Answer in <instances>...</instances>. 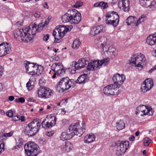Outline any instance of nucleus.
<instances>
[{
    "label": "nucleus",
    "mask_w": 156,
    "mask_h": 156,
    "mask_svg": "<svg viewBox=\"0 0 156 156\" xmlns=\"http://www.w3.org/2000/svg\"><path fill=\"white\" fill-rule=\"evenodd\" d=\"M39 147L35 143L29 142L24 147L26 156H36L39 152Z\"/></svg>",
    "instance_id": "6"
},
{
    "label": "nucleus",
    "mask_w": 156,
    "mask_h": 156,
    "mask_svg": "<svg viewBox=\"0 0 156 156\" xmlns=\"http://www.w3.org/2000/svg\"><path fill=\"white\" fill-rule=\"evenodd\" d=\"M95 139V136L94 135L87 134L84 137L83 141L85 143L88 144L94 141Z\"/></svg>",
    "instance_id": "28"
},
{
    "label": "nucleus",
    "mask_w": 156,
    "mask_h": 156,
    "mask_svg": "<svg viewBox=\"0 0 156 156\" xmlns=\"http://www.w3.org/2000/svg\"><path fill=\"white\" fill-rule=\"evenodd\" d=\"M82 125H83V126H82V128H81L80 126V129L81 130H82L83 131V133L85 132V129L86 126L84 123H83Z\"/></svg>",
    "instance_id": "56"
},
{
    "label": "nucleus",
    "mask_w": 156,
    "mask_h": 156,
    "mask_svg": "<svg viewBox=\"0 0 156 156\" xmlns=\"http://www.w3.org/2000/svg\"><path fill=\"white\" fill-rule=\"evenodd\" d=\"M129 142L127 141H119L116 144V154L120 155L124 154L129 146Z\"/></svg>",
    "instance_id": "9"
},
{
    "label": "nucleus",
    "mask_w": 156,
    "mask_h": 156,
    "mask_svg": "<svg viewBox=\"0 0 156 156\" xmlns=\"http://www.w3.org/2000/svg\"><path fill=\"white\" fill-rule=\"evenodd\" d=\"M73 148V144L70 142L66 141L63 144L62 149L64 151L69 152Z\"/></svg>",
    "instance_id": "29"
},
{
    "label": "nucleus",
    "mask_w": 156,
    "mask_h": 156,
    "mask_svg": "<svg viewBox=\"0 0 156 156\" xmlns=\"http://www.w3.org/2000/svg\"><path fill=\"white\" fill-rule=\"evenodd\" d=\"M12 133L11 132L9 133H4L3 136L5 137H10L12 136Z\"/></svg>",
    "instance_id": "52"
},
{
    "label": "nucleus",
    "mask_w": 156,
    "mask_h": 156,
    "mask_svg": "<svg viewBox=\"0 0 156 156\" xmlns=\"http://www.w3.org/2000/svg\"><path fill=\"white\" fill-rule=\"evenodd\" d=\"M5 143L4 142L0 143V154L4 151Z\"/></svg>",
    "instance_id": "44"
},
{
    "label": "nucleus",
    "mask_w": 156,
    "mask_h": 156,
    "mask_svg": "<svg viewBox=\"0 0 156 156\" xmlns=\"http://www.w3.org/2000/svg\"><path fill=\"white\" fill-rule=\"evenodd\" d=\"M43 71L44 68L42 66L36 64L35 71H34L33 74H32V76L35 75L39 76L43 72Z\"/></svg>",
    "instance_id": "31"
},
{
    "label": "nucleus",
    "mask_w": 156,
    "mask_h": 156,
    "mask_svg": "<svg viewBox=\"0 0 156 156\" xmlns=\"http://www.w3.org/2000/svg\"><path fill=\"white\" fill-rule=\"evenodd\" d=\"M55 32H56V35H53V34H52L53 36L54 37L55 39L54 42L55 43H57L58 42V41L60 40V39L57 38V37L58 36L59 34H58V31H55Z\"/></svg>",
    "instance_id": "47"
},
{
    "label": "nucleus",
    "mask_w": 156,
    "mask_h": 156,
    "mask_svg": "<svg viewBox=\"0 0 156 156\" xmlns=\"http://www.w3.org/2000/svg\"><path fill=\"white\" fill-rule=\"evenodd\" d=\"M105 22L108 25H112L116 27L119 22V17L115 12H113L111 13H108L105 15Z\"/></svg>",
    "instance_id": "7"
},
{
    "label": "nucleus",
    "mask_w": 156,
    "mask_h": 156,
    "mask_svg": "<svg viewBox=\"0 0 156 156\" xmlns=\"http://www.w3.org/2000/svg\"><path fill=\"white\" fill-rule=\"evenodd\" d=\"M70 131L72 132L73 136L76 135L80 136L83 134V131L80 129V125L79 122L72 124L69 127Z\"/></svg>",
    "instance_id": "13"
},
{
    "label": "nucleus",
    "mask_w": 156,
    "mask_h": 156,
    "mask_svg": "<svg viewBox=\"0 0 156 156\" xmlns=\"http://www.w3.org/2000/svg\"><path fill=\"white\" fill-rule=\"evenodd\" d=\"M103 91L104 94L107 96L116 95L121 92L117 86L114 84L106 86L104 88Z\"/></svg>",
    "instance_id": "11"
},
{
    "label": "nucleus",
    "mask_w": 156,
    "mask_h": 156,
    "mask_svg": "<svg viewBox=\"0 0 156 156\" xmlns=\"http://www.w3.org/2000/svg\"><path fill=\"white\" fill-rule=\"evenodd\" d=\"M19 115H14L12 117V120L13 121H17L19 120Z\"/></svg>",
    "instance_id": "49"
},
{
    "label": "nucleus",
    "mask_w": 156,
    "mask_h": 156,
    "mask_svg": "<svg viewBox=\"0 0 156 156\" xmlns=\"http://www.w3.org/2000/svg\"><path fill=\"white\" fill-rule=\"evenodd\" d=\"M49 37L48 34H44L43 40L45 41H47L49 39Z\"/></svg>",
    "instance_id": "54"
},
{
    "label": "nucleus",
    "mask_w": 156,
    "mask_h": 156,
    "mask_svg": "<svg viewBox=\"0 0 156 156\" xmlns=\"http://www.w3.org/2000/svg\"><path fill=\"white\" fill-rule=\"evenodd\" d=\"M25 101L24 98H19V102L23 103Z\"/></svg>",
    "instance_id": "62"
},
{
    "label": "nucleus",
    "mask_w": 156,
    "mask_h": 156,
    "mask_svg": "<svg viewBox=\"0 0 156 156\" xmlns=\"http://www.w3.org/2000/svg\"><path fill=\"white\" fill-rule=\"evenodd\" d=\"M41 125L38 119H34L26 126L25 133L28 136H34L38 132Z\"/></svg>",
    "instance_id": "4"
},
{
    "label": "nucleus",
    "mask_w": 156,
    "mask_h": 156,
    "mask_svg": "<svg viewBox=\"0 0 156 156\" xmlns=\"http://www.w3.org/2000/svg\"><path fill=\"white\" fill-rule=\"evenodd\" d=\"M23 23V21L22 20L16 22V25L18 27H20L22 25Z\"/></svg>",
    "instance_id": "53"
},
{
    "label": "nucleus",
    "mask_w": 156,
    "mask_h": 156,
    "mask_svg": "<svg viewBox=\"0 0 156 156\" xmlns=\"http://www.w3.org/2000/svg\"><path fill=\"white\" fill-rule=\"evenodd\" d=\"M151 140L149 138L146 137L144 139V144L145 146H148L151 142Z\"/></svg>",
    "instance_id": "39"
},
{
    "label": "nucleus",
    "mask_w": 156,
    "mask_h": 156,
    "mask_svg": "<svg viewBox=\"0 0 156 156\" xmlns=\"http://www.w3.org/2000/svg\"><path fill=\"white\" fill-rule=\"evenodd\" d=\"M153 86L152 80L151 78H147L144 82L141 87V91L144 93L150 90Z\"/></svg>",
    "instance_id": "15"
},
{
    "label": "nucleus",
    "mask_w": 156,
    "mask_h": 156,
    "mask_svg": "<svg viewBox=\"0 0 156 156\" xmlns=\"http://www.w3.org/2000/svg\"><path fill=\"white\" fill-rule=\"evenodd\" d=\"M73 136V133H68L66 132H63L60 136V139L64 141L70 139Z\"/></svg>",
    "instance_id": "26"
},
{
    "label": "nucleus",
    "mask_w": 156,
    "mask_h": 156,
    "mask_svg": "<svg viewBox=\"0 0 156 156\" xmlns=\"http://www.w3.org/2000/svg\"><path fill=\"white\" fill-rule=\"evenodd\" d=\"M80 44L81 43L79 39H76L74 41L72 44V48L77 49L79 48Z\"/></svg>",
    "instance_id": "36"
},
{
    "label": "nucleus",
    "mask_w": 156,
    "mask_h": 156,
    "mask_svg": "<svg viewBox=\"0 0 156 156\" xmlns=\"http://www.w3.org/2000/svg\"><path fill=\"white\" fill-rule=\"evenodd\" d=\"M74 64H76V66L78 69H81L84 68L85 66L88 63V59L86 58V59L84 58H81L76 62H74Z\"/></svg>",
    "instance_id": "23"
},
{
    "label": "nucleus",
    "mask_w": 156,
    "mask_h": 156,
    "mask_svg": "<svg viewBox=\"0 0 156 156\" xmlns=\"http://www.w3.org/2000/svg\"><path fill=\"white\" fill-rule=\"evenodd\" d=\"M139 18L140 20L141 21H142V22H143L145 19L146 16H145L144 15H142L140 17V18Z\"/></svg>",
    "instance_id": "59"
},
{
    "label": "nucleus",
    "mask_w": 156,
    "mask_h": 156,
    "mask_svg": "<svg viewBox=\"0 0 156 156\" xmlns=\"http://www.w3.org/2000/svg\"><path fill=\"white\" fill-rule=\"evenodd\" d=\"M53 91L47 87H40L38 90L37 94L39 97L43 99L50 98L53 94Z\"/></svg>",
    "instance_id": "12"
},
{
    "label": "nucleus",
    "mask_w": 156,
    "mask_h": 156,
    "mask_svg": "<svg viewBox=\"0 0 156 156\" xmlns=\"http://www.w3.org/2000/svg\"><path fill=\"white\" fill-rule=\"evenodd\" d=\"M49 23V20L47 19L46 20H45L44 22V24H42V26L41 28H42V29H43V28L44 27H45Z\"/></svg>",
    "instance_id": "51"
},
{
    "label": "nucleus",
    "mask_w": 156,
    "mask_h": 156,
    "mask_svg": "<svg viewBox=\"0 0 156 156\" xmlns=\"http://www.w3.org/2000/svg\"><path fill=\"white\" fill-rule=\"evenodd\" d=\"M69 30V27H66L64 26H60L58 28L55 29L53 32V34L56 35L55 31H58V34H59L57 37V38L61 39L64 35Z\"/></svg>",
    "instance_id": "18"
},
{
    "label": "nucleus",
    "mask_w": 156,
    "mask_h": 156,
    "mask_svg": "<svg viewBox=\"0 0 156 156\" xmlns=\"http://www.w3.org/2000/svg\"><path fill=\"white\" fill-rule=\"evenodd\" d=\"M129 2L128 0H119L118 3L119 8L125 12H128L129 10Z\"/></svg>",
    "instance_id": "20"
},
{
    "label": "nucleus",
    "mask_w": 156,
    "mask_h": 156,
    "mask_svg": "<svg viewBox=\"0 0 156 156\" xmlns=\"http://www.w3.org/2000/svg\"><path fill=\"white\" fill-rule=\"evenodd\" d=\"M140 4L145 7H148L152 10L156 9V3L155 0H139Z\"/></svg>",
    "instance_id": "17"
},
{
    "label": "nucleus",
    "mask_w": 156,
    "mask_h": 156,
    "mask_svg": "<svg viewBox=\"0 0 156 156\" xmlns=\"http://www.w3.org/2000/svg\"><path fill=\"white\" fill-rule=\"evenodd\" d=\"M73 15L71 19V23L76 24L79 23L81 20L80 13L76 9H72Z\"/></svg>",
    "instance_id": "19"
},
{
    "label": "nucleus",
    "mask_w": 156,
    "mask_h": 156,
    "mask_svg": "<svg viewBox=\"0 0 156 156\" xmlns=\"http://www.w3.org/2000/svg\"><path fill=\"white\" fill-rule=\"evenodd\" d=\"M87 69L88 70L95 71L98 68V60H93L88 63Z\"/></svg>",
    "instance_id": "27"
},
{
    "label": "nucleus",
    "mask_w": 156,
    "mask_h": 156,
    "mask_svg": "<svg viewBox=\"0 0 156 156\" xmlns=\"http://www.w3.org/2000/svg\"><path fill=\"white\" fill-rule=\"evenodd\" d=\"M156 70V65L154 66L151 69L149 70V73H151Z\"/></svg>",
    "instance_id": "58"
},
{
    "label": "nucleus",
    "mask_w": 156,
    "mask_h": 156,
    "mask_svg": "<svg viewBox=\"0 0 156 156\" xmlns=\"http://www.w3.org/2000/svg\"><path fill=\"white\" fill-rule=\"evenodd\" d=\"M107 39L105 37H99L98 43L100 45L99 50L101 51V54L103 56L114 57L117 54L118 50L112 46L107 44Z\"/></svg>",
    "instance_id": "2"
},
{
    "label": "nucleus",
    "mask_w": 156,
    "mask_h": 156,
    "mask_svg": "<svg viewBox=\"0 0 156 156\" xmlns=\"http://www.w3.org/2000/svg\"><path fill=\"white\" fill-rule=\"evenodd\" d=\"M42 24H39L38 26L34 23L30 24L29 27L21 29H16L14 33L15 38L18 41L24 42L30 41L37 32L42 30Z\"/></svg>",
    "instance_id": "1"
},
{
    "label": "nucleus",
    "mask_w": 156,
    "mask_h": 156,
    "mask_svg": "<svg viewBox=\"0 0 156 156\" xmlns=\"http://www.w3.org/2000/svg\"><path fill=\"white\" fill-rule=\"evenodd\" d=\"M6 114L7 116L10 117H12L13 115V112L12 110H9L7 112Z\"/></svg>",
    "instance_id": "48"
},
{
    "label": "nucleus",
    "mask_w": 156,
    "mask_h": 156,
    "mask_svg": "<svg viewBox=\"0 0 156 156\" xmlns=\"http://www.w3.org/2000/svg\"><path fill=\"white\" fill-rule=\"evenodd\" d=\"M40 12L38 11H36L34 14V16L36 18H39L40 16Z\"/></svg>",
    "instance_id": "55"
},
{
    "label": "nucleus",
    "mask_w": 156,
    "mask_h": 156,
    "mask_svg": "<svg viewBox=\"0 0 156 156\" xmlns=\"http://www.w3.org/2000/svg\"><path fill=\"white\" fill-rule=\"evenodd\" d=\"M83 2L80 1H77L73 6L76 8L80 7L83 5Z\"/></svg>",
    "instance_id": "40"
},
{
    "label": "nucleus",
    "mask_w": 156,
    "mask_h": 156,
    "mask_svg": "<svg viewBox=\"0 0 156 156\" xmlns=\"http://www.w3.org/2000/svg\"><path fill=\"white\" fill-rule=\"evenodd\" d=\"M14 97L13 96H10L9 97V101H12L14 99Z\"/></svg>",
    "instance_id": "63"
},
{
    "label": "nucleus",
    "mask_w": 156,
    "mask_h": 156,
    "mask_svg": "<svg viewBox=\"0 0 156 156\" xmlns=\"http://www.w3.org/2000/svg\"><path fill=\"white\" fill-rule=\"evenodd\" d=\"M11 51L10 45L7 42H2L0 44V57H2Z\"/></svg>",
    "instance_id": "16"
},
{
    "label": "nucleus",
    "mask_w": 156,
    "mask_h": 156,
    "mask_svg": "<svg viewBox=\"0 0 156 156\" xmlns=\"http://www.w3.org/2000/svg\"><path fill=\"white\" fill-rule=\"evenodd\" d=\"M137 20V18L135 16H130L126 20V22L128 25H130L132 24H135V22Z\"/></svg>",
    "instance_id": "33"
},
{
    "label": "nucleus",
    "mask_w": 156,
    "mask_h": 156,
    "mask_svg": "<svg viewBox=\"0 0 156 156\" xmlns=\"http://www.w3.org/2000/svg\"><path fill=\"white\" fill-rule=\"evenodd\" d=\"M154 111L150 107L146 106L144 105H140L136 109L135 114L138 117L148 115H152Z\"/></svg>",
    "instance_id": "8"
},
{
    "label": "nucleus",
    "mask_w": 156,
    "mask_h": 156,
    "mask_svg": "<svg viewBox=\"0 0 156 156\" xmlns=\"http://www.w3.org/2000/svg\"><path fill=\"white\" fill-rule=\"evenodd\" d=\"M19 120L21 122H24L25 121V117L24 116H21L20 115H19Z\"/></svg>",
    "instance_id": "50"
},
{
    "label": "nucleus",
    "mask_w": 156,
    "mask_h": 156,
    "mask_svg": "<svg viewBox=\"0 0 156 156\" xmlns=\"http://www.w3.org/2000/svg\"><path fill=\"white\" fill-rule=\"evenodd\" d=\"M135 139L134 136L133 135H131L129 138V140L130 141H133Z\"/></svg>",
    "instance_id": "64"
},
{
    "label": "nucleus",
    "mask_w": 156,
    "mask_h": 156,
    "mask_svg": "<svg viewBox=\"0 0 156 156\" xmlns=\"http://www.w3.org/2000/svg\"><path fill=\"white\" fill-rule=\"evenodd\" d=\"M146 42L148 44L151 46L154 45L156 43V36L154 34H151L147 37Z\"/></svg>",
    "instance_id": "25"
},
{
    "label": "nucleus",
    "mask_w": 156,
    "mask_h": 156,
    "mask_svg": "<svg viewBox=\"0 0 156 156\" xmlns=\"http://www.w3.org/2000/svg\"><path fill=\"white\" fill-rule=\"evenodd\" d=\"M65 100L64 99L62 100L60 102L57 103L56 104V108H59V107H60V105L61 104H65V105H66V103L65 102Z\"/></svg>",
    "instance_id": "46"
},
{
    "label": "nucleus",
    "mask_w": 156,
    "mask_h": 156,
    "mask_svg": "<svg viewBox=\"0 0 156 156\" xmlns=\"http://www.w3.org/2000/svg\"><path fill=\"white\" fill-rule=\"evenodd\" d=\"M98 7H100L101 9H105L108 8V4L107 3L101 2L98 3Z\"/></svg>",
    "instance_id": "37"
},
{
    "label": "nucleus",
    "mask_w": 156,
    "mask_h": 156,
    "mask_svg": "<svg viewBox=\"0 0 156 156\" xmlns=\"http://www.w3.org/2000/svg\"><path fill=\"white\" fill-rule=\"evenodd\" d=\"M30 79H29V81L27 83L26 87L29 90H30L34 88V85H32Z\"/></svg>",
    "instance_id": "41"
},
{
    "label": "nucleus",
    "mask_w": 156,
    "mask_h": 156,
    "mask_svg": "<svg viewBox=\"0 0 156 156\" xmlns=\"http://www.w3.org/2000/svg\"><path fill=\"white\" fill-rule=\"evenodd\" d=\"M105 27L102 25L98 26V30H99L98 33L105 31Z\"/></svg>",
    "instance_id": "43"
},
{
    "label": "nucleus",
    "mask_w": 156,
    "mask_h": 156,
    "mask_svg": "<svg viewBox=\"0 0 156 156\" xmlns=\"http://www.w3.org/2000/svg\"><path fill=\"white\" fill-rule=\"evenodd\" d=\"M109 63V59L108 58L101 60H98V68H99V66H102V65L105 66L107 64H108Z\"/></svg>",
    "instance_id": "35"
},
{
    "label": "nucleus",
    "mask_w": 156,
    "mask_h": 156,
    "mask_svg": "<svg viewBox=\"0 0 156 156\" xmlns=\"http://www.w3.org/2000/svg\"><path fill=\"white\" fill-rule=\"evenodd\" d=\"M63 67L62 64L60 63H54L51 67V69L49 72V74H53L54 73L58 72L60 69H62V67Z\"/></svg>",
    "instance_id": "24"
},
{
    "label": "nucleus",
    "mask_w": 156,
    "mask_h": 156,
    "mask_svg": "<svg viewBox=\"0 0 156 156\" xmlns=\"http://www.w3.org/2000/svg\"><path fill=\"white\" fill-rule=\"evenodd\" d=\"M16 144L18 146H21L23 144V139L20 138H18L16 140Z\"/></svg>",
    "instance_id": "42"
},
{
    "label": "nucleus",
    "mask_w": 156,
    "mask_h": 156,
    "mask_svg": "<svg viewBox=\"0 0 156 156\" xmlns=\"http://www.w3.org/2000/svg\"><path fill=\"white\" fill-rule=\"evenodd\" d=\"M76 82L73 79H69L68 77L62 78L57 85V91L59 92H63L71 87L75 86Z\"/></svg>",
    "instance_id": "3"
},
{
    "label": "nucleus",
    "mask_w": 156,
    "mask_h": 156,
    "mask_svg": "<svg viewBox=\"0 0 156 156\" xmlns=\"http://www.w3.org/2000/svg\"><path fill=\"white\" fill-rule=\"evenodd\" d=\"M136 20L137 22H135V25L136 26H137L140 24L141 22H142V21H141L140 20V18H139L138 20Z\"/></svg>",
    "instance_id": "60"
},
{
    "label": "nucleus",
    "mask_w": 156,
    "mask_h": 156,
    "mask_svg": "<svg viewBox=\"0 0 156 156\" xmlns=\"http://www.w3.org/2000/svg\"><path fill=\"white\" fill-rule=\"evenodd\" d=\"M72 9L69 10L62 17V22L64 23L70 22L71 23V18L73 17V14L72 12Z\"/></svg>",
    "instance_id": "22"
},
{
    "label": "nucleus",
    "mask_w": 156,
    "mask_h": 156,
    "mask_svg": "<svg viewBox=\"0 0 156 156\" xmlns=\"http://www.w3.org/2000/svg\"><path fill=\"white\" fill-rule=\"evenodd\" d=\"M3 67L2 66L0 67V78L2 76L3 74Z\"/></svg>",
    "instance_id": "57"
},
{
    "label": "nucleus",
    "mask_w": 156,
    "mask_h": 156,
    "mask_svg": "<svg viewBox=\"0 0 156 156\" xmlns=\"http://www.w3.org/2000/svg\"><path fill=\"white\" fill-rule=\"evenodd\" d=\"M88 75L86 74H83L78 77L76 81V83H83L86 82L87 80Z\"/></svg>",
    "instance_id": "30"
},
{
    "label": "nucleus",
    "mask_w": 156,
    "mask_h": 156,
    "mask_svg": "<svg viewBox=\"0 0 156 156\" xmlns=\"http://www.w3.org/2000/svg\"><path fill=\"white\" fill-rule=\"evenodd\" d=\"M53 134H54V133L53 132L50 131V132H48L46 134H47V136H51L53 135Z\"/></svg>",
    "instance_id": "61"
},
{
    "label": "nucleus",
    "mask_w": 156,
    "mask_h": 156,
    "mask_svg": "<svg viewBox=\"0 0 156 156\" xmlns=\"http://www.w3.org/2000/svg\"><path fill=\"white\" fill-rule=\"evenodd\" d=\"M24 65L27 71V72L29 71L28 74L32 76V74H33L34 71H35L36 64L26 61L25 62Z\"/></svg>",
    "instance_id": "21"
},
{
    "label": "nucleus",
    "mask_w": 156,
    "mask_h": 156,
    "mask_svg": "<svg viewBox=\"0 0 156 156\" xmlns=\"http://www.w3.org/2000/svg\"><path fill=\"white\" fill-rule=\"evenodd\" d=\"M112 80L114 84L119 88L120 87L121 85L126 80L125 76L123 74L120 75L119 73H116L112 77Z\"/></svg>",
    "instance_id": "14"
},
{
    "label": "nucleus",
    "mask_w": 156,
    "mask_h": 156,
    "mask_svg": "<svg viewBox=\"0 0 156 156\" xmlns=\"http://www.w3.org/2000/svg\"><path fill=\"white\" fill-rule=\"evenodd\" d=\"M146 62L145 55L141 53H136L131 57V62L134 64L136 68L139 70L143 69Z\"/></svg>",
    "instance_id": "5"
},
{
    "label": "nucleus",
    "mask_w": 156,
    "mask_h": 156,
    "mask_svg": "<svg viewBox=\"0 0 156 156\" xmlns=\"http://www.w3.org/2000/svg\"><path fill=\"white\" fill-rule=\"evenodd\" d=\"M125 127V123L122 120L117 121L116 122V128L118 130L124 129Z\"/></svg>",
    "instance_id": "32"
},
{
    "label": "nucleus",
    "mask_w": 156,
    "mask_h": 156,
    "mask_svg": "<svg viewBox=\"0 0 156 156\" xmlns=\"http://www.w3.org/2000/svg\"><path fill=\"white\" fill-rule=\"evenodd\" d=\"M90 35L92 36H94L98 34V29L96 27H92L91 29L90 32Z\"/></svg>",
    "instance_id": "38"
},
{
    "label": "nucleus",
    "mask_w": 156,
    "mask_h": 156,
    "mask_svg": "<svg viewBox=\"0 0 156 156\" xmlns=\"http://www.w3.org/2000/svg\"><path fill=\"white\" fill-rule=\"evenodd\" d=\"M76 66V64H74V66L70 69V72L71 73L74 74L76 72V70L77 69H77V67Z\"/></svg>",
    "instance_id": "45"
},
{
    "label": "nucleus",
    "mask_w": 156,
    "mask_h": 156,
    "mask_svg": "<svg viewBox=\"0 0 156 156\" xmlns=\"http://www.w3.org/2000/svg\"><path fill=\"white\" fill-rule=\"evenodd\" d=\"M62 69H60L58 72L54 73L53 75L52 76V78L54 79L55 78L56 75L60 76H61L65 73V70L64 69L63 67H62Z\"/></svg>",
    "instance_id": "34"
},
{
    "label": "nucleus",
    "mask_w": 156,
    "mask_h": 156,
    "mask_svg": "<svg viewBox=\"0 0 156 156\" xmlns=\"http://www.w3.org/2000/svg\"><path fill=\"white\" fill-rule=\"evenodd\" d=\"M56 119L55 116H52L51 115H48L42 122L43 128L48 129L52 127L56 124Z\"/></svg>",
    "instance_id": "10"
}]
</instances>
